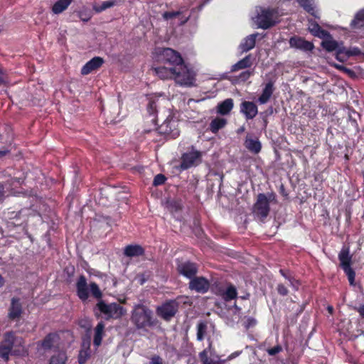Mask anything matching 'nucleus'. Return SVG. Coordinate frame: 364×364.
Listing matches in <instances>:
<instances>
[{"mask_svg":"<svg viewBox=\"0 0 364 364\" xmlns=\"http://www.w3.org/2000/svg\"><path fill=\"white\" fill-rule=\"evenodd\" d=\"M210 287V282L203 276L196 277V275L188 283V288L197 293L205 294L209 291Z\"/></svg>","mask_w":364,"mask_h":364,"instance_id":"obj_12","label":"nucleus"},{"mask_svg":"<svg viewBox=\"0 0 364 364\" xmlns=\"http://www.w3.org/2000/svg\"><path fill=\"white\" fill-rule=\"evenodd\" d=\"M23 313V309L21 299L16 296L12 297L8 309V318L10 321L18 320L21 318Z\"/></svg>","mask_w":364,"mask_h":364,"instance_id":"obj_13","label":"nucleus"},{"mask_svg":"<svg viewBox=\"0 0 364 364\" xmlns=\"http://www.w3.org/2000/svg\"><path fill=\"white\" fill-rule=\"evenodd\" d=\"M259 36L258 33H252L245 37L239 46L241 53H247L252 50L256 43V38Z\"/></svg>","mask_w":364,"mask_h":364,"instance_id":"obj_24","label":"nucleus"},{"mask_svg":"<svg viewBox=\"0 0 364 364\" xmlns=\"http://www.w3.org/2000/svg\"><path fill=\"white\" fill-rule=\"evenodd\" d=\"M267 112H269V114H272V112H273L272 107H270L268 109Z\"/></svg>","mask_w":364,"mask_h":364,"instance_id":"obj_64","label":"nucleus"},{"mask_svg":"<svg viewBox=\"0 0 364 364\" xmlns=\"http://www.w3.org/2000/svg\"><path fill=\"white\" fill-rule=\"evenodd\" d=\"M348 122L350 123V126L353 128L355 132H359L360 129L357 120L355 118H353L351 115L348 116Z\"/></svg>","mask_w":364,"mask_h":364,"instance_id":"obj_49","label":"nucleus"},{"mask_svg":"<svg viewBox=\"0 0 364 364\" xmlns=\"http://www.w3.org/2000/svg\"><path fill=\"white\" fill-rule=\"evenodd\" d=\"M252 55L249 54L246 55L244 58L239 60L235 64L232 65L230 68V72L234 73L240 70L249 68L252 66Z\"/></svg>","mask_w":364,"mask_h":364,"instance_id":"obj_29","label":"nucleus"},{"mask_svg":"<svg viewBox=\"0 0 364 364\" xmlns=\"http://www.w3.org/2000/svg\"><path fill=\"white\" fill-rule=\"evenodd\" d=\"M257 324V320L253 317H248L245 322V327L248 329Z\"/></svg>","mask_w":364,"mask_h":364,"instance_id":"obj_51","label":"nucleus"},{"mask_svg":"<svg viewBox=\"0 0 364 364\" xmlns=\"http://www.w3.org/2000/svg\"><path fill=\"white\" fill-rule=\"evenodd\" d=\"M210 289L213 294L229 302L237 297V290L234 284L224 280L215 279L210 283Z\"/></svg>","mask_w":364,"mask_h":364,"instance_id":"obj_2","label":"nucleus"},{"mask_svg":"<svg viewBox=\"0 0 364 364\" xmlns=\"http://www.w3.org/2000/svg\"><path fill=\"white\" fill-rule=\"evenodd\" d=\"M58 338V335L56 333H49L42 341L37 343L38 348H41L44 350H50Z\"/></svg>","mask_w":364,"mask_h":364,"instance_id":"obj_22","label":"nucleus"},{"mask_svg":"<svg viewBox=\"0 0 364 364\" xmlns=\"http://www.w3.org/2000/svg\"><path fill=\"white\" fill-rule=\"evenodd\" d=\"M73 0H58L52 6V11L59 14L65 11L71 4Z\"/></svg>","mask_w":364,"mask_h":364,"instance_id":"obj_33","label":"nucleus"},{"mask_svg":"<svg viewBox=\"0 0 364 364\" xmlns=\"http://www.w3.org/2000/svg\"><path fill=\"white\" fill-rule=\"evenodd\" d=\"M3 194H4L3 187H2V186L0 185V198H1L3 196Z\"/></svg>","mask_w":364,"mask_h":364,"instance_id":"obj_61","label":"nucleus"},{"mask_svg":"<svg viewBox=\"0 0 364 364\" xmlns=\"http://www.w3.org/2000/svg\"><path fill=\"white\" fill-rule=\"evenodd\" d=\"M77 295L80 300L85 301L89 298V289L85 275L81 274L76 282Z\"/></svg>","mask_w":364,"mask_h":364,"instance_id":"obj_18","label":"nucleus"},{"mask_svg":"<svg viewBox=\"0 0 364 364\" xmlns=\"http://www.w3.org/2000/svg\"><path fill=\"white\" fill-rule=\"evenodd\" d=\"M154 71L157 76H159L162 80H174V74L176 70L174 67L166 66V65L164 66H159L154 68Z\"/></svg>","mask_w":364,"mask_h":364,"instance_id":"obj_23","label":"nucleus"},{"mask_svg":"<svg viewBox=\"0 0 364 364\" xmlns=\"http://www.w3.org/2000/svg\"><path fill=\"white\" fill-rule=\"evenodd\" d=\"M4 279L3 277L0 274V287L4 286Z\"/></svg>","mask_w":364,"mask_h":364,"instance_id":"obj_60","label":"nucleus"},{"mask_svg":"<svg viewBox=\"0 0 364 364\" xmlns=\"http://www.w3.org/2000/svg\"><path fill=\"white\" fill-rule=\"evenodd\" d=\"M131 321L139 330H147L158 323L153 311L144 304L134 306L132 311Z\"/></svg>","mask_w":364,"mask_h":364,"instance_id":"obj_1","label":"nucleus"},{"mask_svg":"<svg viewBox=\"0 0 364 364\" xmlns=\"http://www.w3.org/2000/svg\"><path fill=\"white\" fill-rule=\"evenodd\" d=\"M227 124V120L224 118L216 117L210 123L209 129L212 133L216 134L220 129H223Z\"/></svg>","mask_w":364,"mask_h":364,"instance_id":"obj_36","label":"nucleus"},{"mask_svg":"<svg viewBox=\"0 0 364 364\" xmlns=\"http://www.w3.org/2000/svg\"><path fill=\"white\" fill-rule=\"evenodd\" d=\"M279 15L275 9H264L256 16L257 26L262 29H268L279 22Z\"/></svg>","mask_w":364,"mask_h":364,"instance_id":"obj_6","label":"nucleus"},{"mask_svg":"<svg viewBox=\"0 0 364 364\" xmlns=\"http://www.w3.org/2000/svg\"><path fill=\"white\" fill-rule=\"evenodd\" d=\"M144 253V249L139 245H129L124 250V255L129 257L143 256Z\"/></svg>","mask_w":364,"mask_h":364,"instance_id":"obj_26","label":"nucleus"},{"mask_svg":"<svg viewBox=\"0 0 364 364\" xmlns=\"http://www.w3.org/2000/svg\"><path fill=\"white\" fill-rule=\"evenodd\" d=\"M174 81L176 83L184 87H193L196 80V73L183 61L181 65L174 67Z\"/></svg>","mask_w":364,"mask_h":364,"instance_id":"obj_4","label":"nucleus"},{"mask_svg":"<svg viewBox=\"0 0 364 364\" xmlns=\"http://www.w3.org/2000/svg\"><path fill=\"white\" fill-rule=\"evenodd\" d=\"M176 270L180 275H182L191 280L197 274L198 272V267L195 262L191 261H180L177 259Z\"/></svg>","mask_w":364,"mask_h":364,"instance_id":"obj_11","label":"nucleus"},{"mask_svg":"<svg viewBox=\"0 0 364 364\" xmlns=\"http://www.w3.org/2000/svg\"><path fill=\"white\" fill-rule=\"evenodd\" d=\"M353 309L359 314L361 318L364 319V304H360L358 306H354Z\"/></svg>","mask_w":364,"mask_h":364,"instance_id":"obj_54","label":"nucleus"},{"mask_svg":"<svg viewBox=\"0 0 364 364\" xmlns=\"http://www.w3.org/2000/svg\"><path fill=\"white\" fill-rule=\"evenodd\" d=\"M8 153H9V150L7 149H0V158L6 156Z\"/></svg>","mask_w":364,"mask_h":364,"instance_id":"obj_58","label":"nucleus"},{"mask_svg":"<svg viewBox=\"0 0 364 364\" xmlns=\"http://www.w3.org/2000/svg\"><path fill=\"white\" fill-rule=\"evenodd\" d=\"M207 323L205 321H200L197 325V340L202 341L204 339L207 331Z\"/></svg>","mask_w":364,"mask_h":364,"instance_id":"obj_40","label":"nucleus"},{"mask_svg":"<svg viewBox=\"0 0 364 364\" xmlns=\"http://www.w3.org/2000/svg\"><path fill=\"white\" fill-rule=\"evenodd\" d=\"M11 350L9 347L4 346H0V358L4 361H8L9 359V355Z\"/></svg>","mask_w":364,"mask_h":364,"instance_id":"obj_45","label":"nucleus"},{"mask_svg":"<svg viewBox=\"0 0 364 364\" xmlns=\"http://www.w3.org/2000/svg\"><path fill=\"white\" fill-rule=\"evenodd\" d=\"M279 273L281 275L287 279L289 282V285L295 290L298 291L299 288L301 285V282L299 280L294 278V277L291 274L289 270L280 269Z\"/></svg>","mask_w":364,"mask_h":364,"instance_id":"obj_30","label":"nucleus"},{"mask_svg":"<svg viewBox=\"0 0 364 364\" xmlns=\"http://www.w3.org/2000/svg\"><path fill=\"white\" fill-rule=\"evenodd\" d=\"M87 346L88 347V349H90V341L88 339L87 341H84L82 344V348L81 349H87Z\"/></svg>","mask_w":364,"mask_h":364,"instance_id":"obj_57","label":"nucleus"},{"mask_svg":"<svg viewBox=\"0 0 364 364\" xmlns=\"http://www.w3.org/2000/svg\"><path fill=\"white\" fill-rule=\"evenodd\" d=\"M182 15V11H165L162 14V17L165 21H168L170 19H173L175 18H179Z\"/></svg>","mask_w":364,"mask_h":364,"instance_id":"obj_43","label":"nucleus"},{"mask_svg":"<svg viewBox=\"0 0 364 364\" xmlns=\"http://www.w3.org/2000/svg\"><path fill=\"white\" fill-rule=\"evenodd\" d=\"M253 74L252 71L245 70L242 72L239 75V79L243 82L247 80Z\"/></svg>","mask_w":364,"mask_h":364,"instance_id":"obj_52","label":"nucleus"},{"mask_svg":"<svg viewBox=\"0 0 364 364\" xmlns=\"http://www.w3.org/2000/svg\"><path fill=\"white\" fill-rule=\"evenodd\" d=\"M179 302L177 299L166 300L156 309V314L163 320L170 321L177 314Z\"/></svg>","mask_w":364,"mask_h":364,"instance_id":"obj_9","label":"nucleus"},{"mask_svg":"<svg viewBox=\"0 0 364 364\" xmlns=\"http://www.w3.org/2000/svg\"><path fill=\"white\" fill-rule=\"evenodd\" d=\"M352 29H360L364 27V9H360L350 23Z\"/></svg>","mask_w":364,"mask_h":364,"instance_id":"obj_31","label":"nucleus"},{"mask_svg":"<svg viewBox=\"0 0 364 364\" xmlns=\"http://www.w3.org/2000/svg\"><path fill=\"white\" fill-rule=\"evenodd\" d=\"M158 57L161 63L170 67H178L184 61L180 53L170 48H159Z\"/></svg>","mask_w":364,"mask_h":364,"instance_id":"obj_7","label":"nucleus"},{"mask_svg":"<svg viewBox=\"0 0 364 364\" xmlns=\"http://www.w3.org/2000/svg\"><path fill=\"white\" fill-rule=\"evenodd\" d=\"M147 111L150 114H154L156 112V103L154 101H149L147 105Z\"/></svg>","mask_w":364,"mask_h":364,"instance_id":"obj_53","label":"nucleus"},{"mask_svg":"<svg viewBox=\"0 0 364 364\" xmlns=\"http://www.w3.org/2000/svg\"><path fill=\"white\" fill-rule=\"evenodd\" d=\"M201 153L198 151H193L184 153L181 156L180 167L183 170H186L195 164V162L200 159Z\"/></svg>","mask_w":364,"mask_h":364,"instance_id":"obj_14","label":"nucleus"},{"mask_svg":"<svg viewBox=\"0 0 364 364\" xmlns=\"http://www.w3.org/2000/svg\"><path fill=\"white\" fill-rule=\"evenodd\" d=\"M166 181V177L162 173H159L156 176H155V177L154 178L153 186H159L163 185L165 183Z\"/></svg>","mask_w":364,"mask_h":364,"instance_id":"obj_46","label":"nucleus"},{"mask_svg":"<svg viewBox=\"0 0 364 364\" xmlns=\"http://www.w3.org/2000/svg\"><path fill=\"white\" fill-rule=\"evenodd\" d=\"M105 60L102 58L96 56L92 58L81 68V74L87 75L93 71L98 70L104 64Z\"/></svg>","mask_w":364,"mask_h":364,"instance_id":"obj_17","label":"nucleus"},{"mask_svg":"<svg viewBox=\"0 0 364 364\" xmlns=\"http://www.w3.org/2000/svg\"><path fill=\"white\" fill-rule=\"evenodd\" d=\"M234 102L232 98H228L217 105V112L221 115L228 114L233 109Z\"/></svg>","mask_w":364,"mask_h":364,"instance_id":"obj_28","label":"nucleus"},{"mask_svg":"<svg viewBox=\"0 0 364 364\" xmlns=\"http://www.w3.org/2000/svg\"><path fill=\"white\" fill-rule=\"evenodd\" d=\"M362 176H363V195L364 196V172H363Z\"/></svg>","mask_w":364,"mask_h":364,"instance_id":"obj_63","label":"nucleus"},{"mask_svg":"<svg viewBox=\"0 0 364 364\" xmlns=\"http://www.w3.org/2000/svg\"><path fill=\"white\" fill-rule=\"evenodd\" d=\"M149 364H164V360L159 355H154L151 357Z\"/></svg>","mask_w":364,"mask_h":364,"instance_id":"obj_50","label":"nucleus"},{"mask_svg":"<svg viewBox=\"0 0 364 364\" xmlns=\"http://www.w3.org/2000/svg\"><path fill=\"white\" fill-rule=\"evenodd\" d=\"M105 329V324L103 321H100L97 323V326L95 328V336L93 343L95 346L98 347L101 345L103 333Z\"/></svg>","mask_w":364,"mask_h":364,"instance_id":"obj_34","label":"nucleus"},{"mask_svg":"<svg viewBox=\"0 0 364 364\" xmlns=\"http://www.w3.org/2000/svg\"><path fill=\"white\" fill-rule=\"evenodd\" d=\"M240 112L242 113L246 119H252L258 113L257 106L250 101H243L240 104Z\"/></svg>","mask_w":364,"mask_h":364,"instance_id":"obj_19","label":"nucleus"},{"mask_svg":"<svg viewBox=\"0 0 364 364\" xmlns=\"http://www.w3.org/2000/svg\"><path fill=\"white\" fill-rule=\"evenodd\" d=\"M277 293L282 296H287L289 294L287 287L282 283L277 284Z\"/></svg>","mask_w":364,"mask_h":364,"instance_id":"obj_48","label":"nucleus"},{"mask_svg":"<svg viewBox=\"0 0 364 364\" xmlns=\"http://www.w3.org/2000/svg\"><path fill=\"white\" fill-rule=\"evenodd\" d=\"M282 347L281 345H277L273 348H269L267 349V353L269 355L274 356L282 351Z\"/></svg>","mask_w":364,"mask_h":364,"instance_id":"obj_47","label":"nucleus"},{"mask_svg":"<svg viewBox=\"0 0 364 364\" xmlns=\"http://www.w3.org/2000/svg\"><path fill=\"white\" fill-rule=\"evenodd\" d=\"M212 342H210L208 347L199 353V358L203 364H220L219 360L208 358V353H211Z\"/></svg>","mask_w":364,"mask_h":364,"instance_id":"obj_32","label":"nucleus"},{"mask_svg":"<svg viewBox=\"0 0 364 364\" xmlns=\"http://www.w3.org/2000/svg\"><path fill=\"white\" fill-rule=\"evenodd\" d=\"M338 259L340 261V267L347 276L349 284L350 286H355V272L351 267L352 256L350 255L349 250L348 248H343L341 250L338 254Z\"/></svg>","mask_w":364,"mask_h":364,"instance_id":"obj_8","label":"nucleus"},{"mask_svg":"<svg viewBox=\"0 0 364 364\" xmlns=\"http://www.w3.org/2000/svg\"><path fill=\"white\" fill-rule=\"evenodd\" d=\"M359 336H364V329L360 328L356 330V334L350 336V340H355Z\"/></svg>","mask_w":364,"mask_h":364,"instance_id":"obj_55","label":"nucleus"},{"mask_svg":"<svg viewBox=\"0 0 364 364\" xmlns=\"http://www.w3.org/2000/svg\"><path fill=\"white\" fill-rule=\"evenodd\" d=\"M308 30L315 37L324 39L325 38H331L330 33L323 29L321 26L314 20L308 19Z\"/></svg>","mask_w":364,"mask_h":364,"instance_id":"obj_16","label":"nucleus"},{"mask_svg":"<svg viewBox=\"0 0 364 364\" xmlns=\"http://www.w3.org/2000/svg\"><path fill=\"white\" fill-rule=\"evenodd\" d=\"M68 356L65 351H58L53 355L49 360V364H65Z\"/></svg>","mask_w":364,"mask_h":364,"instance_id":"obj_37","label":"nucleus"},{"mask_svg":"<svg viewBox=\"0 0 364 364\" xmlns=\"http://www.w3.org/2000/svg\"><path fill=\"white\" fill-rule=\"evenodd\" d=\"M290 47L296 48L304 51H311L314 48L313 43L299 36H292L289 41Z\"/></svg>","mask_w":364,"mask_h":364,"instance_id":"obj_15","label":"nucleus"},{"mask_svg":"<svg viewBox=\"0 0 364 364\" xmlns=\"http://www.w3.org/2000/svg\"><path fill=\"white\" fill-rule=\"evenodd\" d=\"M360 54V50L358 48H353L352 49H346L344 47L339 48L337 51V60L343 62L350 56H355Z\"/></svg>","mask_w":364,"mask_h":364,"instance_id":"obj_25","label":"nucleus"},{"mask_svg":"<svg viewBox=\"0 0 364 364\" xmlns=\"http://www.w3.org/2000/svg\"><path fill=\"white\" fill-rule=\"evenodd\" d=\"M95 308L104 315L106 320L120 318L126 313L125 309L119 304L116 302L106 304L103 300L99 301Z\"/></svg>","mask_w":364,"mask_h":364,"instance_id":"obj_5","label":"nucleus"},{"mask_svg":"<svg viewBox=\"0 0 364 364\" xmlns=\"http://www.w3.org/2000/svg\"><path fill=\"white\" fill-rule=\"evenodd\" d=\"M117 4V0H108L103 1L100 5L93 6V10L96 13H101L107 9L111 8Z\"/></svg>","mask_w":364,"mask_h":364,"instance_id":"obj_38","label":"nucleus"},{"mask_svg":"<svg viewBox=\"0 0 364 364\" xmlns=\"http://www.w3.org/2000/svg\"><path fill=\"white\" fill-rule=\"evenodd\" d=\"M178 123L172 117H168L159 127L157 131L160 134L171 139H176L179 136Z\"/></svg>","mask_w":364,"mask_h":364,"instance_id":"obj_10","label":"nucleus"},{"mask_svg":"<svg viewBox=\"0 0 364 364\" xmlns=\"http://www.w3.org/2000/svg\"><path fill=\"white\" fill-rule=\"evenodd\" d=\"M245 131V126H242L240 127V128H238L236 131L237 134H242V132H244Z\"/></svg>","mask_w":364,"mask_h":364,"instance_id":"obj_59","label":"nucleus"},{"mask_svg":"<svg viewBox=\"0 0 364 364\" xmlns=\"http://www.w3.org/2000/svg\"><path fill=\"white\" fill-rule=\"evenodd\" d=\"M326 39L323 40L321 42V46L328 52H332V51H338L339 48H341L342 47H339L338 43L336 41L333 40L332 38V36H331V38H326Z\"/></svg>","mask_w":364,"mask_h":364,"instance_id":"obj_35","label":"nucleus"},{"mask_svg":"<svg viewBox=\"0 0 364 364\" xmlns=\"http://www.w3.org/2000/svg\"><path fill=\"white\" fill-rule=\"evenodd\" d=\"M91 355V350L90 349H88V347L87 346V349H80L79 354H78V363L79 364H85L88 359L90 358Z\"/></svg>","mask_w":364,"mask_h":364,"instance_id":"obj_41","label":"nucleus"},{"mask_svg":"<svg viewBox=\"0 0 364 364\" xmlns=\"http://www.w3.org/2000/svg\"><path fill=\"white\" fill-rule=\"evenodd\" d=\"M300 7L315 18H320L315 0H296Z\"/></svg>","mask_w":364,"mask_h":364,"instance_id":"obj_21","label":"nucleus"},{"mask_svg":"<svg viewBox=\"0 0 364 364\" xmlns=\"http://www.w3.org/2000/svg\"><path fill=\"white\" fill-rule=\"evenodd\" d=\"M9 82L6 70L0 66V86H7Z\"/></svg>","mask_w":364,"mask_h":364,"instance_id":"obj_44","label":"nucleus"},{"mask_svg":"<svg viewBox=\"0 0 364 364\" xmlns=\"http://www.w3.org/2000/svg\"><path fill=\"white\" fill-rule=\"evenodd\" d=\"M15 341V335L14 332H7L4 335V341L1 342L0 346H4L9 348V349L12 350Z\"/></svg>","mask_w":364,"mask_h":364,"instance_id":"obj_39","label":"nucleus"},{"mask_svg":"<svg viewBox=\"0 0 364 364\" xmlns=\"http://www.w3.org/2000/svg\"><path fill=\"white\" fill-rule=\"evenodd\" d=\"M245 148L255 154H257L261 151L262 144L259 139L256 136L253 137L251 134H247L244 141Z\"/></svg>","mask_w":364,"mask_h":364,"instance_id":"obj_20","label":"nucleus"},{"mask_svg":"<svg viewBox=\"0 0 364 364\" xmlns=\"http://www.w3.org/2000/svg\"><path fill=\"white\" fill-rule=\"evenodd\" d=\"M180 19H181V24H183V23H186V22L188 21V18H184V19H183V18H180Z\"/></svg>","mask_w":364,"mask_h":364,"instance_id":"obj_62","label":"nucleus"},{"mask_svg":"<svg viewBox=\"0 0 364 364\" xmlns=\"http://www.w3.org/2000/svg\"><path fill=\"white\" fill-rule=\"evenodd\" d=\"M277 203V196L274 192L259 193L253 205V213L261 220H264L270 212V203Z\"/></svg>","mask_w":364,"mask_h":364,"instance_id":"obj_3","label":"nucleus"},{"mask_svg":"<svg viewBox=\"0 0 364 364\" xmlns=\"http://www.w3.org/2000/svg\"><path fill=\"white\" fill-rule=\"evenodd\" d=\"M90 290L91 294L97 299H100L102 296V293L98 286V284L95 282H90Z\"/></svg>","mask_w":364,"mask_h":364,"instance_id":"obj_42","label":"nucleus"},{"mask_svg":"<svg viewBox=\"0 0 364 364\" xmlns=\"http://www.w3.org/2000/svg\"><path fill=\"white\" fill-rule=\"evenodd\" d=\"M79 16L82 21L85 22L88 21L91 18L90 15H87L86 14H83L82 12H80L79 14Z\"/></svg>","mask_w":364,"mask_h":364,"instance_id":"obj_56","label":"nucleus"},{"mask_svg":"<svg viewBox=\"0 0 364 364\" xmlns=\"http://www.w3.org/2000/svg\"><path fill=\"white\" fill-rule=\"evenodd\" d=\"M274 90V82L269 81L266 83L261 95L258 98V102L260 104L267 103L271 98Z\"/></svg>","mask_w":364,"mask_h":364,"instance_id":"obj_27","label":"nucleus"}]
</instances>
